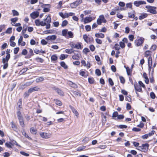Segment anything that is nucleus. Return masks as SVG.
Here are the masks:
<instances>
[{
	"label": "nucleus",
	"instance_id": "f257e3e1",
	"mask_svg": "<svg viewBox=\"0 0 157 157\" xmlns=\"http://www.w3.org/2000/svg\"><path fill=\"white\" fill-rule=\"evenodd\" d=\"M83 36L85 41L87 43L90 44L93 42L94 39L92 37H88L86 34L83 35Z\"/></svg>",
	"mask_w": 157,
	"mask_h": 157
},
{
	"label": "nucleus",
	"instance_id": "f03ea898",
	"mask_svg": "<svg viewBox=\"0 0 157 157\" xmlns=\"http://www.w3.org/2000/svg\"><path fill=\"white\" fill-rule=\"evenodd\" d=\"M145 7L147 9V12L154 14H155L157 13V12L155 10L156 9V7L150 6H147Z\"/></svg>",
	"mask_w": 157,
	"mask_h": 157
},
{
	"label": "nucleus",
	"instance_id": "7ed1b4c3",
	"mask_svg": "<svg viewBox=\"0 0 157 157\" xmlns=\"http://www.w3.org/2000/svg\"><path fill=\"white\" fill-rule=\"evenodd\" d=\"M144 38L142 37H140L138 39H137L135 40V44L136 46H140L143 44L144 41Z\"/></svg>",
	"mask_w": 157,
	"mask_h": 157
},
{
	"label": "nucleus",
	"instance_id": "20e7f679",
	"mask_svg": "<svg viewBox=\"0 0 157 157\" xmlns=\"http://www.w3.org/2000/svg\"><path fill=\"white\" fill-rule=\"evenodd\" d=\"M44 21L46 22V25H45V26L46 29H49L50 28L51 26L50 23L51 22V18L50 16L48 15L46 19H44Z\"/></svg>",
	"mask_w": 157,
	"mask_h": 157
},
{
	"label": "nucleus",
	"instance_id": "39448f33",
	"mask_svg": "<svg viewBox=\"0 0 157 157\" xmlns=\"http://www.w3.org/2000/svg\"><path fill=\"white\" fill-rule=\"evenodd\" d=\"M82 2V0H76V1L71 3L70 6L71 8H76L79 4Z\"/></svg>",
	"mask_w": 157,
	"mask_h": 157
},
{
	"label": "nucleus",
	"instance_id": "423d86ee",
	"mask_svg": "<svg viewBox=\"0 0 157 157\" xmlns=\"http://www.w3.org/2000/svg\"><path fill=\"white\" fill-rule=\"evenodd\" d=\"M41 137L43 138L48 139L50 137L51 134L44 132H41L40 133Z\"/></svg>",
	"mask_w": 157,
	"mask_h": 157
},
{
	"label": "nucleus",
	"instance_id": "0eeeda50",
	"mask_svg": "<svg viewBox=\"0 0 157 157\" xmlns=\"http://www.w3.org/2000/svg\"><path fill=\"white\" fill-rule=\"evenodd\" d=\"M35 23L37 26L41 25V26H44L46 25V22L43 21H40V20L38 19L36 20L35 21Z\"/></svg>",
	"mask_w": 157,
	"mask_h": 157
},
{
	"label": "nucleus",
	"instance_id": "6e6552de",
	"mask_svg": "<svg viewBox=\"0 0 157 157\" xmlns=\"http://www.w3.org/2000/svg\"><path fill=\"white\" fill-rule=\"evenodd\" d=\"M133 4L135 6L137 7L141 5L146 4V2L143 1H136L134 2Z\"/></svg>",
	"mask_w": 157,
	"mask_h": 157
},
{
	"label": "nucleus",
	"instance_id": "1a4fd4ad",
	"mask_svg": "<svg viewBox=\"0 0 157 157\" xmlns=\"http://www.w3.org/2000/svg\"><path fill=\"white\" fill-rule=\"evenodd\" d=\"M70 45L72 48H76L77 49L81 48V45L80 44H76L74 43H70Z\"/></svg>",
	"mask_w": 157,
	"mask_h": 157
},
{
	"label": "nucleus",
	"instance_id": "9d476101",
	"mask_svg": "<svg viewBox=\"0 0 157 157\" xmlns=\"http://www.w3.org/2000/svg\"><path fill=\"white\" fill-rule=\"evenodd\" d=\"M29 92H30V93L35 92L38 91L40 90V88L37 86H35L33 87H31L29 89Z\"/></svg>",
	"mask_w": 157,
	"mask_h": 157
},
{
	"label": "nucleus",
	"instance_id": "9b49d317",
	"mask_svg": "<svg viewBox=\"0 0 157 157\" xmlns=\"http://www.w3.org/2000/svg\"><path fill=\"white\" fill-rule=\"evenodd\" d=\"M39 13L38 12H33L30 14V16L33 19H35L38 17L39 15Z\"/></svg>",
	"mask_w": 157,
	"mask_h": 157
},
{
	"label": "nucleus",
	"instance_id": "f8f14e48",
	"mask_svg": "<svg viewBox=\"0 0 157 157\" xmlns=\"http://www.w3.org/2000/svg\"><path fill=\"white\" fill-rule=\"evenodd\" d=\"M57 36L55 35L48 36L46 38V40H54L56 39Z\"/></svg>",
	"mask_w": 157,
	"mask_h": 157
},
{
	"label": "nucleus",
	"instance_id": "ddd939ff",
	"mask_svg": "<svg viewBox=\"0 0 157 157\" xmlns=\"http://www.w3.org/2000/svg\"><path fill=\"white\" fill-rule=\"evenodd\" d=\"M50 5L49 4H47L44 5L43 6V7L44 8L43 11L44 12H47L49 11V6Z\"/></svg>",
	"mask_w": 157,
	"mask_h": 157
},
{
	"label": "nucleus",
	"instance_id": "4468645a",
	"mask_svg": "<svg viewBox=\"0 0 157 157\" xmlns=\"http://www.w3.org/2000/svg\"><path fill=\"white\" fill-rule=\"evenodd\" d=\"M67 84L71 87L74 88H77L78 87L77 85L76 84L71 81H68Z\"/></svg>",
	"mask_w": 157,
	"mask_h": 157
},
{
	"label": "nucleus",
	"instance_id": "2eb2a0df",
	"mask_svg": "<svg viewBox=\"0 0 157 157\" xmlns=\"http://www.w3.org/2000/svg\"><path fill=\"white\" fill-rule=\"evenodd\" d=\"M148 66L149 71H151V66L152 64V58L151 56H150L148 59Z\"/></svg>",
	"mask_w": 157,
	"mask_h": 157
},
{
	"label": "nucleus",
	"instance_id": "dca6fc26",
	"mask_svg": "<svg viewBox=\"0 0 157 157\" xmlns=\"http://www.w3.org/2000/svg\"><path fill=\"white\" fill-rule=\"evenodd\" d=\"M54 90L60 95L62 96H63L64 95V93L61 90L58 88H55Z\"/></svg>",
	"mask_w": 157,
	"mask_h": 157
},
{
	"label": "nucleus",
	"instance_id": "f3484780",
	"mask_svg": "<svg viewBox=\"0 0 157 157\" xmlns=\"http://www.w3.org/2000/svg\"><path fill=\"white\" fill-rule=\"evenodd\" d=\"M10 58L9 56H6L5 58H3L2 62L3 64L8 63V61Z\"/></svg>",
	"mask_w": 157,
	"mask_h": 157
},
{
	"label": "nucleus",
	"instance_id": "a211bd4d",
	"mask_svg": "<svg viewBox=\"0 0 157 157\" xmlns=\"http://www.w3.org/2000/svg\"><path fill=\"white\" fill-rule=\"evenodd\" d=\"M59 15L63 18H65L68 17V13H65L63 14L62 12L59 13Z\"/></svg>",
	"mask_w": 157,
	"mask_h": 157
},
{
	"label": "nucleus",
	"instance_id": "6ab92c4d",
	"mask_svg": "<svg viewBox=\"0 0 157 157\" xmlns=\"http://www.w3.org/2000/svg\"><path fill=\"white\" fill-rule=\"evenodd\" d=\"M81 55L78 54H74V55L72 56V58L74 59L78 60L80 56Z\"/></svg>",
	"mask_w": 157,
	"mask_h": 157
},
{
	"label": "nucleus",
	"instance_id": "aec40b11",
	"mask_svg": "<svg viewBox=\"0 0 157 157\" xmlns=\"http://www.w3.org/2000/svg\"><path fill=\"white\" fill-rule=\"evenodd\" d=\"M134 87L135 90L139 92H141L142 91V89L140 86L138 84H135Z\"/></svg>",
	"mask_w": 157,
	"mask_h": 157
},
{
	"label": "nucleus",
	"instance_id": "412c9836",
	"mask_svg": "<svg viewBox=\"0 0 157 157\" xmlns=\"http://www.w3.org/2000/svg\"><path fill=\"white\" fill-rule=\"evenodd\" d=\"M33 83V82H27L24 85H22L21 86V87L23 88H25V87L29 86L31 85L32 83Z\"/></svg>",
	"mask_w": 157,
	"mask_h": 157
},
{
	"label": "nucleus",
	"instance_id": "4be33fe9",
	"mask_svg": "<svg viewBox=\"0 0 157 157\" xmlns=\"http://www.w3.org/2000/svg\"><path fill=\"white\" fill-rule=\"evenodd\" d=\"M143 77H144V79H145V83L147 84H148L149 83V79H148V78L147 77V75L146 74V73H143Z\"/></svg>",
	"mask_w": 157,
	"mask_h": 157
},
{
	"label": "nucleus",
	"instance_id": "5701e85b",
	"mask_svg": "<svg viewBox=\"0 0 157 157\" xmlns=\"http://www.w3.org/2000/svg\"><path fill=\"white\" fill-rule=\"evenodd\" d=\"M149 146V144H144L142 145V147L143 150H147Z\"/></svg>",
	"mask_w": 157,
	"mask_h": 157
},
{
	"label": "nucleus",
	"instance_id": "b1692460",
	"mask_svg": "<svg viewBox=\"0 0 157 157\" xmlns=\"http://www.w3.org/2000/svg\"><path fill=\"white\" fill-rule=\"evenodd\" d=\"M92 21V18L91 17H86L84 19V23H87L91 22Z\"/></svg>",
	"mask_w": 157,
	"mask_h": 157
},
{
	"label": "nucleus",
	"instance_id": "393cba45",
	"mask_svg": "<svg viewBox=\"0 0 157 157\" xmlns=\"http://www.w3.org/2000/svg\"><path fill=\"white\" fill-rule=\"evenodd\" d=\"M31 132L33 134H36L37 133V130L33 127H32L30 129Z\"/></svg>",
	"mask_w": 157,
	"mask_h": 157
},
{
	"label": "nucleus",
	"instance_id": "a878e982",
	"mask_svg": "<svg viewBox=\"0 0 157 157\" xmlns=\"http://www.w3.org/2000/svg\"><path fill=\"white\" fill-rule=\"evenodd\" d=\"M90 140V138L88 137H85L82 140L83 143L86 144Z\"/></svg>",
	"mask_w": 157,
	"mask_h": 157
},
{
	"label": "nucleus",
	"instance_id": "bb28decb",
	"mask_svg": "<svg viewBox=\"0 0 157 157\" xmlns=\"http://www.w3.org/2000/svg\"><path fill=\"white\" fill-rule=\"evenodd\" d=\"M147 13H142L139 17V19L140 20H142L144 18L147 17Z\"/></svg>",
	"mask_w": 157,
	"mask_h": 157
},
{
	"label": "nucleus",
	"instance_id": "cd10ccee",
	"mask_svg": "<svg viewBox=\"0 0 157 157\" xmlns=\"http://www.w3.org/2000/svg\"><path fill=\"white\" fill-rule=\"evenodd\" d=\"M95 36L97 37H99L101 38H103L104 37V35L102 33H96Z\"/></svg>",
	"mask_w": 157,
	"mask_h": 157
},
{
	"label": "nucleus",
	"instance_id": "c85d7f7f",
	"mask_svg": "<svg viewBox=\"0 0 157 157\" xmlns=\"http://www.w3.org/2000/svg\"><path fill=\"white\" fill-rule=\"evenodd\" d=\"M68 30L67 29H64L62 30V34L63 36L66 37V38L67 37V33Z\"/></svg>",
	"mask_w": 157,
	"mask_h": 157
},
{
	"label": "nucleus",
	"instance_id": "c756f323",
	"mask_svg": "<svg viewBox=\"0 0 157 157\" xmlns=\"http://www.w3.org/2000/svg\"><path fill=\"white\" fill-rule=\"evenodd\" d=\"M67 34L68 35V36H67V37L66 38H72L73 37V33L71 31H69L68 32Z\"/></svg>",
	"mask_w": 157,
	"mask_h": 157
},
{
	"label": "nucleus",
	"instance_id": "7c9ffc66",
	"mask_svg": "<svg viewBox=\"0 0 157 157\" xmlns=\"http://www.w3.org/2000/svg\"><path fill=\"white\" fill-rule=\"evenodd\" d=\"M98 19L104 23H106V20L105 19L103 15L100 16L99 18Z\"/></svg>",
	"mask_w": 157,
	"mask_h": 157
},
{
	"label": "nucleus",
	"instance_id": "2f4dec72",
	"mask_svg": "<svg viewBox=\"0 0 157 157\" xmlns=\"http://www.w3.org/2000/svg\"><path fill=\"white\" fill-rule=\"evenodd\" d=\"M22 104V99H19L17 103V106L18 107V109H20L21 108V105Z\"/></svg>",
	"mask_w": 157,
	"mask_h": 157
},
{
	"label": "nucleus",
	"instance_id": "473e14b6",
	"mask_svg": "<svg viewBox=\"0 0 157 157\" xmlns=\"http://www.w3.org/2000/svg\"><path fill=\"white\" fill-rule=\"evenodd\" d=\"M151 51L148 50L146 51L145 53V56L146 57H147L148 56H151Z\"/></svg>",
	"mask_w": 157,
	"mask_h": 157
},
{
	"label": "nucleus",
	"instance_id": "72a5a7b5",
	"mask_svg": "<svg viewBox=\"0 0 157 157\" xmlns=\"http://www.w3.org/2000/svg\"><path fill=\"white\" fill-rule=\"evenodd\" d=\"M44 80V78L42 77H39L37 78L36 79V81L37 82H40L43 81Z\"/></svg>",
	"mask_w": 157,
	"mask_h": 157
},
{
	"label": "nucleus",
	"instance_id": "f704fd0d",
	"mask_svg": "<svg viewBox=\"0 0 157 157\" xmlns=\"http://www.w3.org/2000/svg\"><path fill=\"white\" fill-rule=\"evenodd\" d=\"M68 55H65L64 54H61L60 57V59L61 60H63L65 58H67Z\"/></svg>",
	"mask_w": 157,
	"mask_h": 157
},
{
	"label": "nucleus",
	"instance_id": "c9c22d12",
	"mask_svg": "<svg viewBox=\"0 0 157 157\" xmlns=\"http://www.w3.org/2000/svg\"><path fill=\"white\" fill-rule=\"evenodd\" d=\"M73 94L75 96H81V94L78 91H73Z\"/></svg>",
	"mask_w": 157,
	"mask_h": 157
},
{
	"label": "nucleus",
	"instance_id": "e433bc0d",
	"mask_svg": "<svg viewBox=\"0 0 157 157\" xmlns=\"http://www.w3.org/2000/svg\"><path fill=\"white\" fill-rule=\"evenodd\" d=\"M60 65L61 66L63 67L64 69H67V66L65 62H61L60 63Z\"/></svg>",
	"mask_w": 157,
	"mask_h": 157
},
{
	"label": "nucleus",
	"instance_id": "4c0bfd02",
	"mask_svg": "<svg viewBox=\"0 0 157 157\" xmlns=\"http://www.w3.org/2000/svg\"><path fill=\"white\" fill-rule=\"evenodd\" d=\"M65 51V52L66 53H67L69 54H71L74 51L72 49H66Z\"/></svg>",
	"mask_w": 157,
	"mask_h": 157
},
{
	"label": "nucleus",
	"instance_id": "58836bf2",
	"mask_svg": "<svg viewBox=\"0 0 157 157\" xmlns=\"http://www.w3.org/2000/svg\"><path fill=\"white\" fill-rule=\"evenodd\" d=\"M54 100L56 101V105L59 106H61L62 105V103L60 100L57 99H54Z\"/></svg>",
	"mask_w": 157,
	"mask_h": 157
},
{
	"label": "nucleus",
	"instance_id": "ea45409f",
	"mask_svg": "<svg viewBox=\"0 0 157 157\" xmlns=\"http://www.w3.org/2000/svg\"><path fill=\"white\" fill-rule=\"evenodd\" d=\"M17 115L18 119L23 118L22 116L21 113L20 111H18L17 112Z\"/></svg>",
	"mask_w": 157,
	"mask_h": 157
},
{
	"label": "nucleus",
	"instance_id": "a19ab883",
	"mask_svg": "<svg viewBox=\"0 0 157 157\" xmlns=\"http://www.w3.org/2000/svg\"><path fill=\"white\" fill-rule=\"evenodd\" d=\"M89 83L91 84H93L94 81V78H89L88 79Z\"/></svg>",
	"mask_w": 157,
	"mask_h": 157
},
{
	"label": "nucleus",
	"instance_id": "79ce46f5",
	"mask_svg": "<svg viewBox=\"0 0 157 157\" xmlns=\"http://www.w3.org/2000/svg\"><path fill=\"white\" fill-rule=\"evenodd\" d=\"M10 142H11V143H10L12 145H15L16 146L20 147V146L17 143L15 140H11Z\"/></svg>",
	"mask_w": 157,
	"mask_h": 157
},
{
	"label": "nucleus",
	"instance_id": "37998d69",
	"mask_svg": "<svg viewBox=\"0 0 157 157\" xmlns=\"http://www.w3.org/2000/svg\"><path fill=\"white\" fill-rule=\"evenodd\" d=\"M20 124V125L22 126L23 127L24 125V122L23 120V118L18 119Z\"/></svg>",
	"mask_w": 157,
	"mask_h": 157
},
{
	"label": "nucleus",
	"instance_id": "c03bdc74",
	"mask_svg": "<svg viewBox=\"0 0 157 157\" xmlns=\"http://www.w3.org/2000/svg\"><path fill=\"white\" fill-rule=\"evenodd\" d=\"M67 24L68 21L67 20H65L62 22L61 25L63 27H64L66 26Z\"/></svg>",
	"mask_w": 157,
	"mask_h": 157
},
{
	"label": "nucleus",
	"instance_id": "a18cd8bd",
	"mask_svg": "<svg viewBox=\"0 0 157 157\" xmlns=\"http://www.w3.org/2000/svg\"><path fill=\"white\" fill-rule=\"evenodd\" d=\"M51 59L52 61H56L57 59V57L56 55H53L51 56Z\"/></svg>",
	"mask_w": 157,
	"mask_h": 157
},
{
	"label": "nucleus",
	"instance_id": "49530a36",
	"mask_svg": "<svg viewBox=\"0 0 157 157\" xmlns=\"http://www.w3.org/2000/svg\"><path fill=\"white\" fill-rule=\"evenodd\" d=\"M12 12L13 16H18L19 15V13L18 12L15 10H12Z\"/></svg>",
	"mask_w": 157,
	"mask_h": 157
},
{
	"label": "nucleus",
	"instance_id": "de8ad7c7",
	"mask_svg": "<svg viewBox=\"0 0 157 157\" xmlns=\"http://www.w3.org/2000/svg\"><path fill=\"white\" fill-rule=\"evenodd\" d=\"M36 59L37 61L38 62L43 63L44 61V60L38 57H36Z\"/></svg>",
	"mask_w": 157,
	"mask_h": 157
},
{
	"label": "nucleus",
	"instance_id": "09e8293b",
	"mask_svg": "<svg viewBox=\"0 0 157 157\" xmlns=\"http://www.w3.org/2000/svg\"><path fill=\"white\" fill-rule=\"evenodd\" d=\"M95 73L98 76H100L101 75V71L99 69H96V70Z\"/></svg>",
	"mask_w": 157,
	"mask_h": 157
},
{
	"label": "nucleus",
	"instance_id": "8fccbe9b",
	"mask_svg": "<svg viewBox=\"0 0 157 157\" xmlns=\"http://www.w3.org/2000/svg\"><path fill=\"white\" fill-rule=\"evenodd\" d=\"M83 52L85 54L90 52L89 49L87 48H85L83 50Z\"/></svg>",
	"mask_w": 157,
	"mask_h": 157
},
{
	"label": "nucleus",
	"instance_id": "3c124183",
	"mask_svg": "<svg viewBox=\"0 0 157 157\" xmlns=\"http://www.w3.org/2000/svg\"><path fill=\"white\" fill-rule=\"evenodd\" d=\"M28 69L27 68H23L20 71V72L21 73V74H23L25 72H26Z\"/></svg>",
	"mask_w": 157,
	"mask_h": 157
},
{
	"label": "nucleus",
	"instance_id": "603ef678",
	"mask_svg": "<svg viewBox=\"0 0 157 157\" xmlns=\"http://www.w3.org/2000/svg\"><path fill=\"white\" fill-rule=\"evenodd\" d=\"M11 142H9V143H6L5 145V146L8 148H12V147L11 146V144L10 143Z\"/></svg>",
	"mask_w": 157,
	"mask_h": 157
},
{
	"label": "nucleus",
	"instance_id": "864d4df0",
	"mask_svg": "<svg viewBox=\"0 0 157 157\" xmlns=\"http://www.w3.org/2000/svg\"><path fill=\"white\" fill-rule=\"evenodd\" d=\"M10 49H7V50H6V54H7V55L6 56H9V57H10Z\"/></svg>",
	"mask_w": 157,
	"mask_h": 157
},
{
	"label": "nucleus",
	"instance_id": "5fc2aeb1",
	"mask_svg": "<svg viewBox=\"0 0 157 157\" xmlns=\"http://www.w3.org/2000/svg\"><path fill=\"white\" fill-rule=\"evenodd\" d=\"M19 48L18 47L15 48L14 49V53L16 54H17L19 51Z\"/></svg>",
	"mask_w": 157,
	"mask_h": 157
},
{
	"label": "nucleus",
	"instance_id": "6e6d98bb",
	"mask_svg": "<svg viewBox=\"0 0 157 157\" xmlns=\"http://www.w3.org/2000/svg\"><path fill=\"white\" fill-rule=\"evenodd\" d=\"M86 30L87 31H89L91 29V27L89 25H86L85 27Z\"/></svg>",
	"mask_w": 157,
	"mask_h": 157
},
{
	"label": "nucleus",
	"instance_id": "4d7b16f0",
	"mask_svg": "<svg viewBox=\"0 0 157 157\" xmlns=\"http://www.w3.org/2000/svg\"><path fill=\"white\" fill-rule=\"evenodd\" d=\"M86 148V146H83L82 147H79L77 150V151H81L85 149Z\"/></svg>",
	"mask_w": 157,
	"mask_h": 157
},
{
	"label": "nucleus",
	"instance_id": "13d9d810",
	"mask_svg": "<svg viewBox=\"0 0 157 157\" xmlns=\"http://www.w3.org/2000/svg\"><path fill=\"white\" fill-rule=\"evenodd\" d=\"M126 70L127 75H130L131 74V72L129 68L128 67H127L126 68Z\"/></svg>",
	"mask_w": 157,
	"mask_h": 157
},
{
	"label": "nucleus",
	"instance_id": "bf43d9fd",
	"mask_svg": "<svg viewBox=\"0 0 157 157\" xmlns=\"http://www.w3.org/2000/svg\"><path fill=\"white\" fill-rule=\"evenodd\" d=\"M90 50L92 52L94 51L95 49V47L93 45H91L90 46Z\"/></svg>",
	"mask_w": 157,
	"mask_h": 157
},
{
	"label": "nucleus",
	"instance_id": "052dcab7",
	"mask_svg": "<svg viewBox=\"0 0 157 157\" xmlns=\"http://www.w3.org/2000/svg\"><path fill=\"white\" fill-rule=\"evenodd\" d=\"M7 47V44L6 43H4L1 46V48L3 50L6 48Z\"/></svg>",
	"mask_w": 157,
	"mask_h": 157
},
{
	"label": "nucleus",
	"instance_id": "680f3d73",
	"mask_svg": "<svg viewBox=\"0 0 157 157\" xmlns=\"http://www.w3.org/2000/svg\"><path fill=\"white\" fill-rule=\"evenodd\" d=\"M120 79L121 82L122 83H124L125 82V79L122 76H120Z\"/></svg>",
	"mask_w": 157,
	"mask_h": 157
},
{
	"label": "nucleus",
	"instance_id": "e2e57ef3",
	"mask_svg": "<svg viewBox=\"0 0 157 157\" xmlns=\"http://www.w3.org/2000/svg\"><path fill=\"white\" fill-rule=\"evenodd\" d=\"M72 111L73 112L75 113L76 116H77L78 115V113L77 111L74 108H73L72 109Z\"/></svg>",
	"mask_w": 157,
	"mask_h": 157
},
{
	"label": "nucleus",
	"instance_id": "0e129e2a",
	"mask_svg": "<svg viewBox=\"0 0 157 157\" xmlns=\"http://www.w3.org/2000/svg\"><path fill=\"white\" fill-rule=\"evenodd\" d=\"M139 85L141 87H142L143 88L145 87V85L141 81H139Z\"/></svg>",
	"mask_w": 157,
	"mask_h": 157
},
{
	"label": "nucleus",
	"instance_id": "69168bd1",
	"mask_svg": "<svg viewBox=\"0 0 157 157\" xmlns=\"http://www.w3.org/2000/svg\"><path fill=\"white\" fill-rule=\"evenodd\" d=\"M114 48L116 50L119 51L120 49L119 45L117 44H116L114 46Z\"/></svg>",
	"mask_w": 157,
	"mask_h": 157
},
{
	"label": "nucleus",
	"instance_id": "338daca9",
	"mask_svg": "<svg viewBox=\"0 0 157 157\" xmlns=\"http://www.w3.org/2000/svg\"><path fill=\"white\" fill-rule=\"evenodd\" d=\"M150 95L151 98H152V99H154L155 97V94L153 92H151L150 93Z\"/></svg>",
	"mask_w": 157,
	"mask_h": 157
},
{
	"label": "nucleus",
	"instance_id": "774afa93",
	"mask_svg": "<svg viewBox=\"0 0 157 157\" xmlns=\"http://www.w3.org/2000/svg\"><path fill=\"white\" fill-rule=\"evenodd\" d=\"M18 18L16 17L14 18H11V21H12V22L14 23L18 20Z\"/></svg>",
	"mask_w": 157,
	"mask_h": 157
}]
</instances>
